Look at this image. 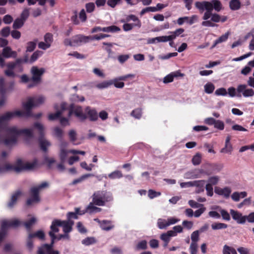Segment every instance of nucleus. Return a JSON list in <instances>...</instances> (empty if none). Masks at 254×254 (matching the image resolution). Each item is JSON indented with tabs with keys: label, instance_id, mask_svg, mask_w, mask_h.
Listing matches in <instances>:
<instances>
[{
	"label": "nucleus",
	"instance_id": "1",
	"mask_svg": "<svg viewBox=\"0 0 254 254\" xmlns=\"http://www.w3.org/2000/svg\"><path fill=\"white\" fill-rule=\"evenodd\" d=\"M45 101L43 96L30 97L23 105L25 111L7 112L0 116V131L3 126L16 116L29 117L32 116L31 110L32 107L42 104Z\"/></svg>",
	"mask_w": 254,
	"mask_h": 254
},
{
	"label": "nucleus",
	"instance_id": "2",
	"mask_svg": "<svg viewBox=\"0 0 254 254\" xmlns=\"http://www.w3.org/2000/svg\"><path fill=\"white\" fill-rule=\"evenodd\" d=\"M5 131L4 137L0 134V143L3 142L8 146L15 144L19 136L24 137L26 141L33 137V130L31 128L21 129L16 126H12L6 128Z\"/></svg>",
	"mask_w": 254,
	"mask_h": 254
},
{
	"label": "nucleus",
	"instance_id": "3",
	"mask_svg": "<svg viewBox=\"0 0 254 254\" xmlns=\"http://www.w3.org/2000/svg\"><path fill=\"white\" fill-rule=\"evenodd\" d=\"M37 165V162L34 160L33 162H23L21 159H18L15 165L6 163L3 165H0V174L10 171H14L16 172L22 170H30L34 169Z\"/></svg>",
	"mask_w": 254,
	"mask_h": 254
},
{
	"label": "nucleus",
	"instance_id": "4",
	"mask_svg": "<svg viewBox=\"0 0 254 254\" xmlns=\"http://www.w3.org/2000/svg\"><path fill=\"white\" fill-rule=\"evenodd\" d=\"M215 164L207 163L201 168L196 169L187 172L184 174V177L186 179H193L201 178L203 175H210L213 173Z\"/></svg>",
	"mask_w": 254,
	"mask_h": 254
},
{
	"label": "nucleus",
	"instance_id": "5",
	"mask_svg": "<svg viewBox=\"0 0 254 254\" xmlns=\"http://www.w3.org/2000/svg\"><path fill=\"white\" fill-rule=\"evenodd\" d=\"M194 5L201 12H203L205 10L212 11L213 9L216 11L219 12L223 9V5L219 0H212L210 1L205 0L197 1L195 2Z\"/></svg>",
	"mask_w": 254,
	"mask_h": 254
},
{
	"label": "nucleus",
	"instance_id": "6",
	"mask_svg": "<svg viewBox=\"0 0 254 254\" xmlns=\"http://www.w3.org/2000/svg\"><path fill=\"white\" fill-rule=\"evenodd\" d=\"M236 92L240 94V96L241 94H242L245 98L253 97L254 95V90L252 88H248L247 85L244 84L238 85L236 89L233 87L228 89V94L231 97L236 96Z\"/></svg>",
	"mask_w": 254,
	"mask_h": 254
},
{
	"label": "nucleus",
	"instance_id": "7",
	"mask_svg": "<svg viewBox=\"0 0 254 254\" xmlns=\"http://www.w3.org/2000/svg\"><path fill=\"white\" fill-rule=\"evenodd\" d=\"M92 198L96 205L104 206L107 202L112 200L113 197L110 192L104 190H98L94 192Z\"/></svg>",
	"mask_w": 254,
	"mask_h": 254
},
{
	"label": "nucleus",
	"instance_id": "8",
	"mask_svg": "<svg viewBox=\"0 0 254 254\" xmlns=\"http://www.w3.org/2000/svg\"><path fill=\"white\" fill-rule=\"evenodd\" d=\"M22 222L16 218L1 221V230L0 231V243L6 234V230L10 227L16 228L21 225Z\"/></svg>",
	"mask_w": 254,
	"mask_h": 254
},
{
	"label": "nucleus",
	"instance_id": "9",
	"mask_svg": "<svg viewBox=\"0 0 254 254\" xmlns=\"http://www.w3.org/2000/svg\"><path fill=\"white\" fill-rule=\"evenodd\" d=\"M48 183L45 182L37 187L31 188L30 190L31 197L27 200V204L30 205L34 203H38L40 200L39 196V191L42 189L48 187Z\"/></svg>",
	"mask_w": 254,
	"mask_h": 254
},
{
	"label": "nucleus",
	"instance_id": "10",
	"mask_svg": "<svg viewBox=\"0 0 254 254\" xmlns=\"http://www.w3.org/2000/svg\"><path fill=\"white\" fill-rule=\"evenodd\" d=\"M34 127L39 131L40 137L39 138V143L41 149L44 151L47 150V148L51 145L49 141L44 137L45 127L44 126L40 123H35Z\"/></svg>",
	"mask_w": 254,
	"mask_h": 254
},
{
	"label": "nucleus",
	"instance_id": "11",
	"mask_svg": "<svg viewBox=\"0 0 254 254\" xmlns=\"http://www.w3.org/2000/svg\"><path fill=\"white\" fill-rule=\"evenodd\" d=\"M210 18L213 23L225 22L228 17L226 16H221L216 13H212V11L206 10L202 16L203 20H208Z\"/></svg>",
	"mask_w": 254,
	"mask_h": 254
},
{
	"label": "nucleus",
	"instance_id": "12",
	"mask_svg": "<svg viewBox=\"0 0 254 254\" xmlns=\"http://www.w3.org/2000/svg\"><path fill=\"white\" fill-rule=\"evenodd\" d=\"M72 114H74L76 117L82 121L87 118L86 115L83 112L82 107L74 104H71L69 107L68 117L69 118L70 117Z\"/></svg>",
	"mask_w": 254,
	"mask_h": 254
},
{
	"label": "nucleus",
	"instance_id": "13",
	"mask_svg": "<svg viewBox=\"0 0 254 254\" xmlns=\"http://www.w3.org/2000/svg\"><path fill=\"white\" fill-rule=\"evenodd\" d=\"M61 220L55 219L53 221L52 225L50 227L51 231L49 232V235L52 239L51 243L48 244L51 247H53L55 240L57 239V237L55 235V233L59 231V229L58 226H61Z\"/></svg>",
	"mask_w": 254,
	"mask_h": 254
},
{
	"label": "nucleus",
	"instance_id": "14",
	"mask_svg": "<svg viewBox=\"0 0 254 254\" xmlns=\"http://www.w3.org/2000/svg\"><path fill=\"white\" fill-rule=\"evenodd\" d=\"M45 72L44 68H39L37 66H32L31 69V73L32 75V80L35 83H39L41 80V76Z\"/></svg>",
	"mask_w": 254,
	"mask_h": 254
},
{
	"label": "nucleus",
	"instance_id": "15",
	"mask_svg": "<svg viewBox=\"0 0 254 254\" xmlns=\"http://www.w3.org/2000/svg\"><path fill=\"white\" fill-rule=\"evenodd\" d=\"M199 231L196 230L191 234V243L190 246V254H197L198 245L197 242L199 240Z\"/></svg>",
	"mask_w": 254,
	"mask_h": 254
},
{
	"label": "nucleus",
	"instance_id": "16",
	"mask_svg": "<svg viewBox=\"0 0 254 254\" xmlns=\"http://www.w3.org/2000/svg\"><path fill=\"white\" fill-rule=\"evenodd\" d=\"M68 145V142L66 141H62L60 144L59 157L62 162H64L65 161L68 154L70 153L69 150L66 149Z\"/></svg>",
	"mask_w": 254,
	"mask_h": 254
},
{
	"label": "nucleus",
	"instance_id": "17",
	"mask_svg": "<svg viewBox=\"0 0 254 254\" xmlns=\"http://www.w3.org/2000/svg\"><path fill=\"white\" fill-rule=\"evenodd\" d=\"M28 56H25L23 60L21 59H17L14 62L9 63L6 64L7 69L13 70L16 67H18L20 71H22L21 67V64L23 63H28Z\"/></svg>",
	"mask_w": 254,
	"mask_h": 254
},
{
	"label": "nucleus",
	"instance_id": "18",
	"mask_svg": "<svg viewBox=\"0 0 254 254\" xmlns=\"http://www.w3.org/2000/svg\"><path fill=\"white\" fill-rule=\"evenodd\" d=\"M230 213L232 218L238 224H244L246 221V217L238 211L230 209Z\"/></svg>",
	"mask_w": 254,
	"mask_h": 254
},
{
	"label": "nucleus",
	"instance_id": "19",
	"mask_svg": "<svg viewBox=\"0 0 254 254\" xmlns=\"http://www.w3.org/2000/svg\"><path fill=\"white\" fill-rule=\"evenodd\" d=\"M90 39L89 36H85L80 35H76L72 38L73 46L80 45L82 43H86Z\"/></svg>",
	"mask_w": 254,
	"mask_h": 254
},
{
	"label": "nucleus",
	"instance_id": "20",
	"mask_svg": "<svg viewBox=\"0 0 254 254\" xmlns=\"http://www.w3.org/2000/svg\"><path fill=\"white\" fill-rule=\"evenodd\" d=\"M61 110L57 111L54 114H51L48 116L49 120L53 121L60 117L63 112L66 109V104L65 103H62L61 105Z\"/></svg>",
	"mask_w": 254,
	"mask_h": 254
},
{
	"label": "nucleus",
	"instance_id": "21",
	"mask_svg": "<svg viewBox=\"0 0 254 254\" xmlns=\"http://www.w3.org/2000/svg\"><path fill=\"white\" fill-rule=\"evenodd\" d=\"M231 136L228 135L226 137L225 143V146L220 150V152L231 154L233 151L232 145L230 143Z\"/></svg>",
	"mask_w": 254,
	"mask_h": 254
},
{
	"label": "nucleus",
	"instance_id": "22",
	"mask_svg": "<svg viewBox=\"0 0 254 254\" xmlns=\"http://www.w3.org/2000/svg\"><path fill=\"white\" fill-rule=\"evenodd\" d=\"M61 226L63 228V231L64 233H68L72 230V227L74 224V222L72 220L62 221L61 220Z\"/></svg>",
	"mask_w": 254,
	"mask_h": 254
},
{
	"label": "nucleus",
	"instance_id": "23",
	"mask_svg": "<svg viewBox=\"0 0 254 254\" xmlns=\"http://www.w3.org/2000/svg\"><path fill=\"white\" fill-rule=\"evenodd\" d=\"M22 193L20 190H17L12 194L10 201L7 203V207L9 208H12L16 204L17 200L21 196Z\"/></svg>",
	"mask_w": 254,
	"mask_h": 254
},
{
	"label": "nucleus",
	"instance_id": "24",
	"mask_svg": "<svg viewBox=\"0 0 254 254\" xmlns=\"http://www.w3.org/2000/svg\"><path fill=\"white\" fill-rule=\"evenodd\" d=\"M85 111L91 121H95L98 119V114L95 109H91L89 107H87Z\"/></svg>",
	"mask_w": 254,
	"mask_h": 254
},
{
	"label": "nucleus",
	"instance_id": "25",
	"mask_svg": "<svg viewBox=\"0 0 254 254\" xmlns=\"http://www.w3.org/2000/svg\"><path fill=\"white\" fill-rule=\"evenodd\" d=\"M215 192L219 195H223L225 197H228L231 193V190L229 187H225L223 189L216 188Z\"/></svg>",
	"mask_w": 254,
	"mask_h": 254
},
{
	"label": "nucleus",
	"instance_id": "26",
	"mask_svg": "<svg viewBox=\"0 0 254 254\" xmlns=\"http://www.w3.org/2000/svg\"><path fill=\"white\" fill-rule=\"evenodd\" d=\"M2 55L6 58L10 57L15 58L17 56L16 52L12 51L11 48L8 47H6L3 49Z\"/></svg>",
	"mask_w": 254,
	"mask_h": 254
},
{
	"label": "nucleus",
	"instance_id": "27",
	"mask_svg": "<svg viewBox=\"0 0 254 254\" xmlns=\"http://www.w3.org/2000/svg\"><path fill=\"white\" fill-rule=\"evenodd\" d=\"M95 204L94 203H93V201L90 202L89 205L86 207V209H85L86 212L92 214L101 211V208L97 207V206H95Z\"/></svg>",
	"mask_w": 254,
	"mask_h": 254
},
{
	"label": "nucleus",
	"instance_id": "28",
	"mask_svg": "<svg viewBox=\"0 0 254 254\" xmlns=\"http://www.w3.org/2000/svg\"><path fill=\"white\" fill-rule=\"evenodd\" d=\"M175 236V233L169 230L165 233H163L160 236V239L165 243H168L170 240V238Z\"/></svg>",
	"mask_w": 254,
	"mask_h": 254
},
{
	"label": "nucleus",
	"instance_id": "29",
	"mask_svg": "<svg viewBox=\"0 0 254 254\" xmlns=\"http://www.w3.org/2000/svg\"><path fill=\"white\" fill-rule=\"evenodd\" d=\"M100 227L104 230L109 231L112 229L114 226L112 224V222L110 221L103 220L101 222Z\"/></svg>",
	"mask_w": 254,
	"mask_h": 254
},
{
	"label": "nucleus",
	"instance_id": "30",
	"mask_svg": "<svg viewBox=\"0 0 254 254\" xmlns=\"http://www.w3.org/2000/svg\"><path fill=\"white\" fill-rule=\"evenodd\" d=\"M229 7L232 10H237L241 7V2L239 0H231L229 2Z\"/></svg>",
	"mask_w": 254,
	"mask_h": 254
},
{
	"label": "nucleus",
	"instance_id": "31",
	"mask_svg": "<svg viewBox=\"0 0 254 254\" xmlns=\"http://www.w3.org/2000/svg\"><path fill=\"white\" fill-rule=\"evenodd\" d=\"M103 32H111V33H115L119 32L121 30V29L115 25H111L108 27H103L102 29Z\"/></svg>",
	"mask_w": 254,
	"mask_h": 254
},
{
	"label": "nucleus",
	"instance_id": "32",
	"mask_svg": "<svg viewBox=\"0 0 254 254\" xmlns=\"http://www.w3.org/2000/svg\"><path fill=\"white\" fill-rule=\"evenodd\" d=\"M51 246L44 244L38 248L37 254H48V251H50Z\"/></svg>",
	"mask_w": 254,
	"mask_h": 254
},
{
	"label": "nucleus",
	"instance_id": "33",
	"mask_svg": "<svg viewBox=\"0 0 254 254\" xmlns=\"http://www.w3.org/2000/svg\"><path fill=\"white\" fill-rule=\"evenodd\" d=\"M28 235L29 238H37L40 240H43L45 238V233L42 230H38L35 233H30Z\"/></svg>",
	"mask_w": 254,
	"mask_h": 254
},
{
	"label": "nucleus",
	"instance_id": "34",
	"mask_svg": "<svg viewBox=\"0 0 254 254\" xmlns=\"http://www.w3.org/2000/svg\"><path fill=\"white\" fill-rule=\"evenodd\" d=\"M227 225L220 222L214 223L211 225V228L214 230L226 229Z\"/></svg>",
	"mask_w": 254,
	"mask_h": 254
},
{
	"label": "nucleus",
	"instance_id": "35",
	"mask_svg": "<svg viewBox=\"0 0 254 254\" xmlns=\"http://www.w3.org/2000/svg\"><path fill=\"white\" fill-rule=\"evenodd\" d=\"M43 54V52L40 51H36L33 53L30 60L28 59V62H30V63H32L36 61L39 57L41 56Z\"/></svg>",
	"mask_w": 254,
	"mask_h": 254
},
{
	"label": "nucleus",
	"instance_id": "36",
	"mask_svg": "<svg viewBox=\"0 0 254 254\" xmlns=\"http://www.w3.org/2000/svg\"><path fill=\"white\" fill-rule=\"evenodd\" d=\"M64 135V131L59 127H55L53 129V135L56 137L61 138Z\"/></svg>",
	"mask_w": 254,
	"mask_h": 254
},
{
	"label": "nucleus",
	"instance_id": "37",
	"mask_svg": "<svg viewBox=\"0 0 254 254\" xmlns=\"http://www.w3.org/2000/svg\"><path fill=\"white\" fill-rule=\"evenodd\" d=\"M123 177L122 172L120 171H115L108 175V177L111 179H119Z\"/></svg>",
	"mask_w": 254,
	"mask_h": 254
},
{
	"label": "nucleus",
	"instance_id": "38",
	"mask_svg": "<svg viewBox=\"0 0 254 254\" xmlns=\"http://www.w3.org/2000/svg\"><path fill=\"white\" fill-rule=\"evenodd\" d=\"M230 33L229 32H227L225 34L221 36L218 39H217L214 43V45L213 46V47H215L217 44L222 43L223 42L226 41Z\"/></svg>",
	"mask_w": 254,
	"mask_h": 254
},
{
	"label": "nucleus",
	"instance_id": "39",
	"mask_svg": "<svg viewBox=\"0 0 254 254\" xmlns=\"http://www.w3.org/2000/svg\"><path fill=\"white\" fill-rule=\"evenodd\" d=\"M192 163L194 165L200 164L201 161V155L199 153H197L192 158Z\"/></svg>",
	"mask_w": 254,
	"mask_h": 254
},
{
	"label": "nucleus",
	"instance_id": "40",
	"mask_svg": "<svg viewBox=\"0 0 254 254\" xmlns=\"http://www.w3.org/2000/svg\"><path fill=\"white\" fill-rule=\"evenodd\" d=\"M204 91L206 93L211 94L213 92V91L215 89V86L213 85V84H212V83L209 82V83H206L204 85Z\"/></svg>",
	"mask_w": 254,
	"mask_h": 254
},
{
	"label": "nucleus",
	"instance_id": "41",
	"mask_svg": "<svg viewBox=\"0 0 254 254\" xmlns=\"http://www.w3.org/2000/svg\"><path fill=\"white\" fill-rule=\"evenodd\" d=\"M127 20H132L134 22H135V23L133 24L134 26H137L138 27H140L141 26L140 21L134 15L131 14L128 15L127 18Z\"/></svg>",
	"mask_w": 254,
	"mask_h": 254
},
{
	"label": "nucleus",
	"instance_id": "42",
	"mask_svg": "<svg viewBox=\"0 0 254 254\" xmlns=\"http://www.w3.org/2000/svg\"><path fill=\"white\" fill-rule=\"evenodd\" d=\"M24 23V21L21 18H17L14 21L13 24V28L14 29H18L21 27Z\"/></svg>",
	"mask_w": 254,
	"mask_h": 254
},
{
	"label": "nucleus",
	"instance_id": "43",
	"mask_svg": "<svg viewBox=\"0 0 254 254\" xmlns=\"http://www.w3.org/2000/svg\"><path fill=\"white\" fill-rule=\"evenodd\" d=\"M68 136L70 140L73 142V144H77L74 143L77 139V133L74 129H71L69 131Z\"/></svg>",
	"mask_w": 254,
	"mask_h": 254
},
{
	"label": "nucleus",
	"instance_id": "44",
	"mask_svg": "<svg viewBox=\"0 0 254 254\" xmlns=\"http://www.w3.org/2000/svg\"><path fill=\"white\" fill-rule=\"evenodd\" d=\"M120 80L117 78H115L111 80V82L112 83V84L114 85L115 87L118 88H123L125 86V84L123 82H120Z\"/></svg>",
	"mask_w": 254,
	"mask_h": 254
},
{
	"label": "nucleus",
	"instance_id": "45",
	"mask_svg": "<svg viewBox=\"0 0 254 254\" xmlns=\"http://www.w3.org/2000/svg\"><path fill=\"white\" fill-rule=\"evenodd\" d=\"M36 222V219L35 217H32L29 221H26L23 223L25 228L30 230L31 227L34 225Z\"/></svg>",
	"mask_w": 254,
	"mask_h": 254
},
{
	"label": "nucleus",
	"instance_id": "46",
	"mask_svg": "<svg viewBox=\"0 0 254 254\" xmlns=\"http://www.w3.org/2000/svg\"><path fill=\"white\" fill-rule=\"evenodd\" d=\"M167 220L159 218L157 221V225L159 229H163L166 228L168 226H167Z\"/></svg>",
	"mask_w": 254,
	"mask_h": 254
},
{
	"label": "nucleus",
	"instance_id": "47",
	"mask_svg": "<svg viewBox=\"0 0 254 254\" xmlns=\"http://www.w3.org/2000/svg\"><path fill=\"white\" fill-rule=\"evenodd\" d=\"M103 44L104 45H106L107 46V47H106L105 48V49L107 52V53L108 54L109 57H110L113 54V52L111 50V47L114 45H117V44L116 43H106V42L103 43Z\"/></svg>",
	"mask_w": 254,
	"mask_h": 254
},
{
	"label": "nucleus",
	"instance_id": "48",
	"mask_svg": "<svg viewBox=\"0 0 254 254\" xmlns=\"http://www.w3.org/2000/svg\"><path fill=\"white\" fill-rule=\"evenodd\" d=\"M184 32V29L183 28H179L176 29L174 32H170V33L171 34V36L172 37V40L176 39V38L179 36L180 35L182 34Z\"/></svg>",
	"mask_w": 254,
	"mask_h": 254
},
{
	"label": "nucleus",
	"instance_id": "49",
	"mask_svg": "<svg viewBox=\"0 0 254 254\" xmlns=\"http://www.w3.org/2000/svg\"><path fill=\"white\" fill-rule=\"evenodd\" d=\"M205 181L204 180H197L192 181V187H196L198 188H202L204 187Z\"/></svg>",
	"mask_w": 254,
	"mask_h": 254
},
{
	"label": "nucleus",
	"instance_id": "50",
	"mask_svg": "<svg viewBox=\"0 0 254 254\" xmlns=\"http://www.w3.org/2000/svg\"><path fill=\"white\" fill-rule=\"evenodd\" d=\"M131 115L136 119H139L142 115V112L140 109H136L131 113Z\"/></svg>",
	"mask_w": 254,
	"mask_h": 254
},
{
	"label": "nucleus",
	"instance_id": "51",
	"mask_svg": "<svg viewBox=\"0 0 254 254\" xmlns=\"http://www.w3.org/2000/svg\"><path fill=\"white\" fill-rule=\"evenodd\" d=\"M36 45V42H29L27 43L26 52H31L34 50Z\"/></svg>",
	"mask_w": 254,
	"mask_h": 254
},
{
	"label": "nucleus",
	"instance_id": "52",
	"mask_svg": "<svg viewBox=\"0 0 254 254\" xmlns=\"http://www.w3.org/2000/svg\"><path fill=\"white\" fill-rule=\"evenodd\" d=\"M53 41V35L50 33H46L44 36V42L51 46Z\"/></svg>",
	"mask_w": 254,
	"mask_h": 254
},
{
	"label": "nucleus",
	"instance_id": "53",
	"mask_svg": "<svg viewBox=\"0 0 254 254\" xmlns=\"http://www.w3.org/2000/svg\"><path fill=\"white\" fill-rule=\"evenodd\" d=\"M30 9L28 8H25L20 15V18L24 21L28 18L29 15Z\"/></svg>",
	"mask_w": 254,
	"mask_h": 254
},
{
	"label": "nucleus",
	"instance_id": "54",
	"mask_svg": "<svg viewBox=\"0 0 254 254\" xmlns=\"http://www.w3.org/2000/svg\"><path fill=\"white\" fill-rule=\"evenodd\" d=\"M161 195V192L159 191H156L153 190H149L148 192V196L150 199H153L154 197H157Z\"/></svg>",
	"mask_w": 254,
	"mask_h": 254
},
{
	"label": "nucleus",
	"instance_id": "55",
	"mask_svg": "<svg viewBox=\"0 0 254 254\" xmlns=\"http://www.w3.org/2000/svg\"><path fill=\"white\" fill-rule=\"evenodd\" d=\"M156 9L155 8L154 6L147 7H145L142 9V10L140 12V15L141 16H142L146 12H156Z\"/></svg>",
	"mask_w": 254,
	"mask_h": 254
},
{
	"label": "nucleus",
	"instance_id": "56",
	"mask_svg": "<svg viewBox=\"0 0 254 254\" xmlns=\"http://www.w3.org/2000/svg\"><path fill=\"white\" fill-rule=\"evenodd\" d=\"M219 180V178L218 176H212L209 178L208 180V183L210 185H216Z\"/></svg>",
	"mask_w": 254,
	"mask_h": 254
},
{
	"label": "nucleus",
	"instance_id": "57",
	"mask_svg": "<svg viewBox=\"0 0 254 254\" xmlns=\"http://www.w3.org/2000/svg\"><path fill=\"white\" fill-rule=\"evenodd\" d=\"M220 212L221 213V215L222 216V217L223 219L226 220V221H229L231 219L230 215L229 213L225 210L224 209H221L220 210Z\"/></svg>",
	"mask_w": 254,
	"mask_h": 254
},
{
	"label": "nucleus",
	"instance_id": "58",
	"mask_svg": "<svg viewBox=\"0 0 254 254\" xmlns=\"http://www.w3.org/2000/svg\"><path fill=\"white\" fill-rule=\"evenodd\" d=\"M214 126L215 128L219 130H223L224 128V124L220 120H216Z\"/></svg>",
	"mask_w": 254,
	"mask_h": 254
},
{
	"label": "nucleus",
	"instance_id": "59",
	"mask_svg": "<svg viewBox=\"0 0 254 254\" xmlns=\"http://www.w3.org/2000/svg\"><path fill=\"white\" fill-rule=\"evenodd\" d=\"M112 85L111 80L109 81H104L96 85V87L99 89L106 88Z\"/></svg>",
	"mask_w": 254,
	"mask_h": 254
},
{
	"label": "nucleus",
	"instance_id": "60",
	"mask_svg": "<svg viewBox=\"0 0 254 254\" xmlns=\"http://www.w3.org/2000/svg\"><path fill=\"white\" fill-rule=\"evenodd\" d=\"M70 99L73 102H83L85 100V98L83 96H80L77 94H73Z\"/></svg>",
	"mask_w": 254,
	"mask_h": 254
},
{
	"label": "nucleus",
	"instance_id": "61",
	"mask_svg": "<svg viewBox=\"0 0 254 254\" xmlns=\"http://www.w3.org/2000/svg\"><path fill=\"white\" fill-rule=\"evenodd\" d=\"M195 210L193 213V215L195 217L198 218L206 210V208L203 206Z\"/></svg>",
	"mask_w": 254,
	"mask_h": 254
},
{
	"label": "nucleus",
	"instance_id": "62",
	"mask_svg": "<svg viewBox=\"0 0 254 254\" xmlns=\"http://www.w3.org/2000/svg\"><path fill=\"white\" fill-rule=\"evenodd\" d=\"M95 240L94 238H86L82 241V244L86 246L94 244Z\"/></svg>",
	"mask_w": 254,
	"mask_h": 254
},
{
	"label": "nucleus",
	"instance_id": "63",
	"mask_svg": "<svg viewBox=\"0 0 254 254\" xmlns=\"http://www.w3.org/2000/svg\"><path fill=\"white\" fill-rule=\"evenodd\" d=\"M188 203L190 207H191L192 208H199L200 207H202L203 206V204L198 203L197 202H196L193 200H190L188 201Z\"/></svg>",
	"mask_w": 254,
	"mask_h": 254
},
{
	"label": "nucleus",
	"instance_id": "64",
	"mask_svg": "<svg viewBox=\"0 0 254 254\" xmlns=\"http://www.w3.org/2000/svg\"><path fill=\"white\" fill-rule=\"evenodd\" d=\"M215 94L217 96H225L227 95V92L226 89L224 88H220L217 89L215 92Z\"/></svg>",
	"mask_w": 254,
	"mask_h": 254
}]
</instances>
